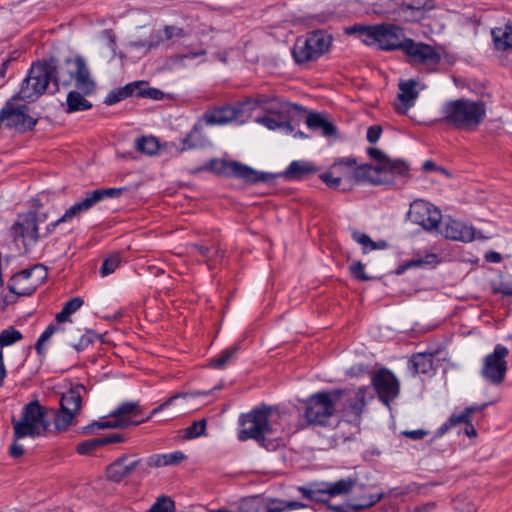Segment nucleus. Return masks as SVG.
Returning <instances> with one entry per match:
<instances>
[{
  "instance_id": "obj_62",
  "label": "nucleus",
  "mask_w": 512,
  "mask_h": 512,
  "mask_svg": "<svg viewBox=\"0 0 512 512\" xmlns=\"http://www.w3.org/2000/svg\"><path fill=\"white\" fill-rule=\"evenodd\" d=\"M352 238L356 242H358L359 244L364 246V253L367 252L366 247H369V248L371 247L372 239L367 234L359 233V232H353Z\"/></svg>"
},
{
  "instance_id": "obj_44",
  "label": "nucleus",
  "mask_w": 512,
  "mask_h": 512,
  "mask_svg": "<svg viewBox=\"0 0 512 512\" xmlns=\"http://www.w3.org/2000/svg\"><path fill=\"white\" fill-rule=\"evenodd\" d=\"M76 414L71 411L63 410L60 407V410L55 413L54 416V424L57 431H65L71 425L73 419Z\"/></svg>"
},
{
  "instance_id": "obj_52",
  "label": "nucleus",
  "mask_w": 512,
  "mask_h": 512,
  "mask_svg": "<svg viewBox=\"0 0 512 512\" xmlns=\"http://www.w3.org/2000/svg\"><path fill=\"white\" fill-rule=\"evenodd\" d=\"M101 447L98 438L88 439L77 445L76 451L81 455L92 454L97 448Z\"/></svg>"
},
{
  "instance_id": "obj_64",
  "label": "nucleus",
  "mask_w": 512,
  "mask_h": 512,
  "mask_svg": "<svg viewBox=\"0 0 512 512\" xmlns=\"http://www.w3.org/2000/svg\"><path fill=\"white\" fill-rule=\"evenodd\" d=\"M493 292L495 294L512 296V285L508 282H500L497 286L493 287Z\"/></svg>"
},
{
  "instance_id": "obj_47",
  "label": "nucleus",
  "mask_w": 512,
  "mask_h": 512,
  "mask_svg": "<svg viewBox=\"0 0 512 512\" xmlns=\"http://www.w3.org/2000/svg\"><path fill=\"white\" fill-rule=\"evenodd\" d=\"M138 151L147 155H153L159 148L158 141L154 137H141L136 140Z\"/></svg>"
},
{
  "instance_id": "obj_2",
  "label": "nucleus",
  "mask_w": 512,
  "mask_h": 512,
  "mask_svg": "<svg viewBox=\"0 0 512 512\" xmlns=\"http://www.w3.org/2000/svg\"><path fill=\"white\" fill-rule=\"evenodd\" d=\"M486 118V104L481 100L460 98L447 101L440 121L456 130L474 131Z\"/></svg>"
},
{
  "instance_id": "obj_30",
  "label": "nucleus",
  "mask_w": 512,
  "mask_h": 512,
  "mask_svg": "<svg viewBox=\"0 0 512 512\" xmlns=\"http://www.w3.org/2000/svg\"><path fill=\"white\" fill-rule=\"evenodd\" d=\"M491 34L498 51L512 53V23L492 29Z\"/></svg>"
},
{
  "instance_id": "obj_41",
  "label": "nucleus",
  "mask_w": 512,
  "mask_h": 512,
  "mask_svg": "<svg viewBox=\"0 0 512 512\" xmlns=\"http://www.w3.org/2000/svg\"><path fill=\"white\" fill-rule=\"evenodd\" d=\"M239 350L238 345L224 349L220 354L210 360L209 366L215 369H223Z\"/></svg>"
},
{
  "instance_id": "obj_32",
  "label": "nucleus",
  "mask_w": 512,
  "mask_h": 512,
  "mask_svg": "<svg viewBox=\"0 0 512 512\" xmlns=\"http://www.w3.org/2000/svg\"><path fill=\"white\" fill-rule=\"evenodd\" d=\"M147 82L145 81H136L125 85L124 87L112 90L106 96L104 103L106 105H113L117 102H120L127 97L135 95L136 90L139 86H146Z\"/></svg>"
},
{
  "instance_id": "obj_28",
  "label": "nucleus",
  "mask_w": 512,
  "mask_h": 512,
  "mask_svg": "<svg viewBox=\"0 0 512 512\" xmlns=\"http://www.w3.org/2000/svg\"><path fill=\"white\" fill-rule=\"evenodd\" d=\"M33 275H36V280H35L36 283L28 291H17L13 286H10L9 290L12 293H15L18 295H30L35 290L37 283L46 277L45 268L42 265H35L31 268L23 269L19 273L15 274L13 276V280L15 282H18L20 280H28Z\"/></svg>"
},
{
  "instance_id": "obj_27",
  "label": "nucleus",
  "mask_w": 512,
  "mask_h": 512,
  "mask_svg": "<svg viewBox=\"0 0 512 512\" xmlns=\"http://www.w3.org/2000/svg\"><path fill=\"white\" fill-rule=\"evenodd\" d=\"M85 392L86 389L81 384L71 387L67 392L62 394L60 407H62L63 410L77 414L81 409L82 395Z\"/></svg>"
},
{
  "instance_id": "obj_16",
  "label": "nucleus",
  "mask_w": 512,
  "mask_h": 512,
  "mask_svg": "<svg viewBox=\"0 0 512 512\" xmlns=\"http://www.w3.org/2000/svg\"><path fill=\"white\" fill-rule=\"evenodd\" d=\"M183 396H185V394H175V395L169 397L162 404H160L159 406L154 408L146 418L136 420V421H128L126 419L116 417L113 420L94 422V423L84 427V433H86V434L91 433V429L94 427H96L98 429H113V428H126L129 425H139L141 423H144V422L150 420L155 414H157L158 412H160V411L164 410L165 408H167L168 406H170L175 399H177L179 397H183Z\"/></svg>"
},
{
  "instance_id": "obj_59",
  "label": "nucleus",
  "mask_w": 512,
  "mask_h": 512,
  "mask_svg": "<svg viewBox=\"0 0 512 512\" xmlns=\"http://www.w3.org/2000/svg\"><path fill=\"white\" fill-rule=\"evenodd\" d=\"M164 35L166 40H170L173 37L182 38L185 36V32L182 28L176 26H165Z\"/></svg>"
},
{
  "instance_id": "obj_36",
  "label": "nucleus",
  "mask_w": 512,
  "mask_h": 512,
  "mask_svg": "<svg viewBox=\"0 0 512 512\" xmlns=\"http://www.w3.org/2000/svg\"><path fill=\"white\" fill-rule=\"evenodd\" d=\"M81 91H70L66 99V112L74 113L78 111H85L92 108V103L86 100Z\"/></svg>"
},
{
  "instance_id": "obj_3",
  "label": "nucleus",
  "mask_w": 512,
  "mask_h": 512,
  "mask_svg": "<svg viewBox=\"0 0 512 512\" xmlns=\"http://www.w3.org/2000/svg\"><path fill=\"white\" fill-rule=\"evenodd\" d=\"M348 35H357L366 45H377L384 51L403 50L407 38L402 28L391 23L355 24L345 28Z\"/></svg>"
},
{
  "instance_id": "obj_15",
  "label": "nucleus",
  "mask_w": 512,
  "mask_h": 512,
  "mask_svg": "<svg viewBox=\"0 0 512 512\" xmlns=\"http://www.w3.org/2000/svg\"><path fill=\"white\" fill-rule=\"evenodd\" d=\"M372 384L378 398L386 406H389L390 402L399 395V381L395 375L386 368H382L374 374Z\"/></svg>"
},
{
  "instance_id": "obj_26",
  "label": "nucleus",
  "mask_w": 512,
  "mask_h": 512,
  "mask_svg": "<svg viewBox=\"0 0 512 512\" xmlns=\"http://www.w3.org/2000/svg\"><path fill=\"white\" fill-rule=\"evenodd\" d=\"M317 168L308 161H292L286 170L282 173L275 174V178L283 177L286 180H300L309 174H313Z\"/></svg>"
},
{
  "instance_id": "obj_8",
  "label": "nucleus",
  "mask_w": 512,
  "mask_h": 512,
  "mask_svg": "<svg viewBox=\"0 0 512 512\" xmlns=\"http://www.w3.org/2000/svg\"><path fill=\"white\" fill-rule=\"evenodd\" d=\"M402 52L406 56L407 63L427 72L434 71L441 61V54L433 46L415 42L411 38L406 40Z\"/></svg>"
},
{
  "instance_id": "obj_48",
  "label": "nucleus",
  "mask_w": 512,
  "mask_h": 512,
  "mask_svg": "<svg viewBox=\"0 0 512 512\" xmlns=\"http://www.w3.org/2000/svg\"><path fill=\"white\" fill-rule=\"evenodd\" d=\"M142 412L137 402H123L117 409L111 414L114 417L124 416L132 414L134 416L140 415Z\"/></svg>"
},
{
  "instance_id": "obj_53",
  "label": "nucleus",
  "mask_w": 512,
  "mask_h": 512,
  "mask_svg": "<svg viewBox=\"0 0 512 512\" xmlns=\"http://www.w3.org/2000/svg\"><path fill=\"white\" fill-rule=\"evenodd\" d=\"M143 86H139L136 90L135 95L138 97H146L154 100H161L164 96V93L156 88H142Z\"/></svg>"
},
{
  "instance_id": "obj_13",
  "label": "nucleus",
  "mask_w": 512,
  "mask_h": 512,
  "mask_svg": "<svg viewBox=\"0 0 512 512\" xmlns=\"http://www.w3.org/2000/svg\"><path fill=\"white\" fill-rule=\"evenodd\" d=\"M143 467L142 459L135 454L125 453L110 463L105 470L106 478L113 483H121Z\"/></svg>"
},
{
  "instance_id": "obj_11",
  "label": "nucleus",
  "mask_w": 512,
  "mask_h": 512,
  "mask_svg": "<svg viewBox=\"0 0 512 512\" xmlns=\"http://www.w3.org/2000/svg\"><path fill=\"white\" fill-rule=\"evenodd\" d=\"M509 350L502 344H497L494 351L483 359L481 376L493 385L501 384L507 373L506 357Z\"/></svg>"
},
{
  "instance_id": "obj_54",
  "label": "nucleus",
  "mask_w": 512,
  "mask_h": 512,
  "mask_svg": "<svg viewBox=\"0 0 512 512\" xmlns=\"http://www.w3.org/2000/svg\"><path fill=\"white\" fill-rule=\"evenodd\" d=\"M163 463L165 466L178 465L186 459V455L181 451H174L172 453L162 454Z\"/></svg>"
},
{
  "instance_id": "obj_31",
  "label": "nucleus",
  "mask_w": 512,
  "mask_h": 512,
  "mask_svg": "<svg viewBox=\"0 0 512 512\" xmlns=\"http://www.w3.org/2000/svg\"><path fill=\"white\" fill-rule=\"evenodd\" d=\"M306 125L309 129L321 131V134L325 137L336 134V126L320 113H309L306 118Z\"/></svg>"
},
{
  "instance_id": "obj_19",
  "label": "nucleus",
  "mask_w": 512,
  "mask_h": 512,
  "mask_svg": "<svg viewBox=\"0 0 512 512\" xmlns=\"http://www.w3.org/2000/svg\"><path fill=\"white\" fill-rule=\"evenodd\" d=\"M441 234L447 239L461 242H471L476 238L474 227L451 218L445 220L443 223Z\"/></svg>"
},
{
  "instance_id": "obj_39",
  "label": "nucleus",
  "mask_w": 512,
  "mask_h": 512,
  "mask_svg": "<svg viewBox=\"0 0 512 512\" xmlns=\"http://www.w3.org/2000/svg\"><path fill=\"white\" fill-rule=\"evenodd\" d=\"M238 512H267V501L259 496L245 498L241 501Z\"/></svg>"
},
{
  "instance_id": "obj_43",
  "label": "nucleus",
  "mask_w": 512,
  "mask_h": 512,
  "mask_svg": "<svg viewBox=\"0 0 512 512\" xmlns=\"http://www.w3.org/2000/svg\"><path fill=\"white\" fill-rule=\"evenodd\" d=\"M23 338L22 333L15 329L13 326L4 329L0 333V348L3 350L4 347L15 344Z\"/></svg>"
},
{
  "instance_id": "obj_18",
  "label": "nucleus",
  "mask_w": 512,
  "mask_h": 512,
  "mask_svg": "<svg viewBox=\"0 0 512 512\" xmlns=\"http://www.w3.org/2000/svg\"><path fill=\"white\" fill-rule=\"evenodd\" d=\"M343 394L339 404L343 406V410L351 413L355 417H360L366 405L367 387H359L358 389H340Z\"/></svg>"
},
{
  "instance_id": "obj_51",
  "label": "nucleus",
  "mask_w": 512,
  "mask_h": 512,
  "mask_svg": "<svg viewBox=\"0 0 512 512\" xmlns=\"http://www.w3.org/2000/svg\"><path fill=\"white\" fill-rule=\"evenodd\" d=\"M121 259L118 254L111 255L106 258L100 268V274L102 277L108 276L113 273L120 265Z\"/></svg>"
},
{
  "instance_id": "obj_12",
  "label": "nucleus",
  "mask_w": 512,
  "mask_h": 512,
  "mask_svg": "<svg viewBox=\"0 0 512 512\" xmlns=\"http://www.w3.org/2000/svg\"><path fill=\"white\" fill-rule=\"evenodd\" d=\"M354 478L340 479L333 483H322L313 488H300L302 495L310 500L328 503L331 497L348 494L356 485Z\"/></svg>"
},
{
  "instance_id": "obj_25",
  "label": "nucleus",
  "mask_w": 512,
  "mask_h": 512,
  "mask_svg": "<svg viewBox=\"0 0 512 512\" xmlns=\"http://www.w3.org/2000/svg\"><path fill=\"white\" fill-rule=\"evenodd\" d=\"M417 82L415 80H408L399 83L400 93L398 99L401 102L396 106L398 113L405 114L407 110L414 105L418 92L415 90Z\"/></svg>"
},
{
  "instance_id": "obj_10",
  "label": "nucleus",
  "mask_w": 512,
  "mask_h": 512,
  "mask_svg": "<svg viewBox=\"0 0 512 512\" xmlns=\"http://www.w3.org/2000/svg\"><path fill=\"white\" fill-rule=\"evenodd\" d=\"M271 408L263 405L259 408H254L248 413H243L239 417V425L242 427L237 434V438L241 442L249 439L263 440L262 432L269 421Z\"/></svg>"
},
{
  "instance_id": "obj_34",
  "label": "nucleus",
  "mask_w": 512,
  "mask_h": 512,
  "mask_svg": "<svg viewBox=\"0 0 512 512\" xmlns=\"http://www.w3.org/2000/svg\"><path fill=\"white\" fill-rule=\"evenodd\" d=\"M381 168L371 164H361L355 167L352 177L357 182H369L372 184H380L379 173Z\"/></svg>"
},
{
  "instance_id": "obj_55",
  "label": "nucleus",
  "mask_w": 512,
  "mask_h": 512,
  "mask_svg": "<svg viewBox=\"0 0 512 512\" xmlns=\"http://www.w3.org/2000/svg\"><path fill=\"white\" fill-rule=\"evenodd\" d=\"M350 271L352 275L360 281L370 280V277L364 272V265L360 261L354 262L350 266Z\"/></svg>"
},
{
  "instance_id": "obj_35",
  "label": "nucleus",
  "mask_w": 512,
  "mask_h": 512,
  "mask_svg": "<svg viewBox=\"0 0 512 512\" xmlns=\"http://www.w3.org/2000/svg\"><path fill=\"white\" fill-rule=\"evenodd\" d=\"M189 249L190 253L199 254L201 257H203L206 263L223 257V252L221 249L213 244L208 246L200 243H194L189 246Z\"/></svg>"
},
{
  "instance_id": "obj_1",
  "label": "nucleus",
  "mask_w": 512,
  "mask_h": 512,
  "mask_svg": "<svg viewBox=\"0 0 512 512\" xmlns=\"http://www.w3.org/2000/svg\"><path fill=\"white\" fill-rule=\"evenodd\" d=\"M75 81V87L90 95L95 90V82L90 77L89 69L80 56L65 59L59 63L55 58L33 63L20 86V97L28 103L38 100L52 84L51 94L59 91V86H69Z\"/></svg>"
},
{
  "instance_id": "obj_61",
  "label": "nucleus",
  "mask_w": 512,
  "mask_h": 512,
  "mask_svg": "<svg viewBox=\"0 0 512 512\" xmlns=\"http://www.w3.org/2000/svg\"><path fill=\"white\" fill-rule=\"evenodd\" d=\"M382 134V127L379 125H372L367 130V140L370 143H376Z\"/></svg>"
},
{
  "instance_id": "obj_22",
  "label": "nucleus",
  "mask_w": 512,
  "mask_h": 512,
  "mask_svg": "<svg viewBox=\"0 0 512 512\" xmlns=\"http://www.w3.org/2000/svg\"><path fill=\"white\" fill-rule=\"evenodd\" d=\"M94 205L95 204L90 193L87 192L84 199L72 205L69 209L65 211L64 215L61 216L59 219L48 224L47 233H51L58 225L69 222L73 218L80 215L81 213L88 211Z\"/></svg>"
},
{
  "instance_id": "obj_24",
  "label": "nucleus",
  "mask_w": 512,
  "mask_h": 512,
  "mask_svg": "<svg viewBox=\"0 0 512 512\" xmlns=\"http://www.w3.org/2000/svg\"><path fill=\"white\" fill-rule=\"evenodd\" d=\"M262 437L263 440L259 439L257 443L268 451H275L286 445L287 439L283 431L273 428L269 421L262 432Z\"/></svg>"
},
{
  "instance_id": "obj_20",
  "label": "nucleus",
  "mask_w": 512,
  "mask_h": 512,
  "mask_svg": "<svg viewBox=\"0 0 512 512\" xmlns=\"http://www.w3.org/2000/svg\"><path fill=\"white\" fill-rule=\"evenodd\" d=\"M383 492H372L365 490L362 494H355L347 505L329 507L335 512L359 511L373 507L383 498Z\"/></svg>"
},
{
  "instance_id": "obj_63",
  "label": "nucleus",
  "mask_w": 512,
  "mask_h": 512,
  "mask_svg": "<svg viewBox=\"0 0 512 512\" xmlns=\"http://www.w3.org/2000/svg\"><path fill=\"white\" fill-rule=\"evenodd\" d=\"M18 440L13 436V442L9 447V455L12 458H19L24 454V448L18 443Z\"/></svg>"
},
{
  "instance_id": "obj_40",
  "label": "nucleus",
  "mask_w": 512,
  "mask_h": 512,
  "mask_svg": "<svg viewBox=\"0 0 512 512\" xmlns=\"http://www.w3.org/2000/svg\"><path fill=\"white\" fill-rule=\"evenodd\" d=\"M84 301L81 297H74L67 301L65 305L63 306L61 312L56 314V321L58 323H63L66 321H69V317L75 313L78 309L81 308Z\"/></svg>"
},
{
  "instance_id": "obj_49",
  "label": "nucleus",
  "mask_w": 512,
  "mask_h": 512,
  "mask_svg": "<svg viewBox=\"0 0 512 512\" xmlns=\"http://www.w3.org/2000/svg\"><path fill=\"white\" fill-rule=\"evenodd\" d=\"M207 421L206 419H201L199 421H194L190 426L185 429V437L187 439H193L205 434Z\"/></svg>"
},
{
  "instance_id": "obj_5",
  "label": "nucleus",
  "mask_w": 512,
  "mask_h": 512,
  "mask_svg": "<svg viewBox=\"0 0 512 512\" xmlns=\"http://www.w3.org/2000/svg\"><path fill=\"white\" fill-rule=\"evenodd\" d=\"M201 171H210L224 177H235L247 184L269 183L276 176L274 173L259 172L238 161L219 160L216 158L194 169L192 173Z\"/></svg>"
},
{
  "instance_id": "obj_56",
  "label": "nucleus",
  "mask_w": 512,
  "mask_h": 512,
  "mask_svg": "<svg viewBox=\"0 0 512 512\" xmlns=\"http://www.w3.org/2000/svg\"><path fill=\"white\" fill-rule=\"evenodd\" d=\"M456 512H476V507L472 502L457 498L454 502Z\"/></svg>"
},
{
  "instance_id": "obj_38",
  "label": "nucleus",
  "mask_w": 512,
  "mask_h": 512,
  "mask_svg": "<svg viewBox=\"0 0 512 512\" xmlns=\"http://www.w3.org/2000/svg\"><path fill=\"white\" fill-rule=\"evenodd\" d=\"M484 406L485 405H483L482 408ZM479 409H481V407L470 406V407H467L460 414H452L448 418V420L438 429L437 434L441 436L444 433H446L449 429H451L452 427H455L458 424H460L461 421H467V419H470L471 414L474 413L475 411L479 410Z\"/></svg>"
},
{
  "instance_id": "obj_50",
  "label": "nucleus",
  "mask_w": 512,
  "mask_h": 512,
  "mask_svg": "<svg viewBox=\"0 0 512 512\" xmlns=\"http://www.w3.org/2000/svg\"><path fill=\"white\" fill-rule=\"evenodd\" d=\"M256 121L258 123L262 124L263 126H265L266 128H268L269 130H276L278 128H285L288 132H292L293 131V127H292V125L290 123L277 121L276 119H274L272 117H269V116L257 118Z\"/></svg>"
},
{
  "instance_id": "obj_21",
  "label": "nucleus",
  "mask_w": 512,
  "mask_h": 512,
  "mask_svg": "<svg viewBox=\"0 0 512 512\" xmlns=\"http://www.w3.org/2000/svg\"><path fill=\"white\" fill-rule=\"evenodd\" d=\"M241 114L242 108L240 106L225 105L206 112L203 119L208 125H223L237 120Z\"/></svg>"
},
{
  "instance_id": "obj_4",
  "label": "nucleus",
  "mask_w": 512,
  "mask_h": 512,
  "mask_svg": "<svg viewBox=\"0 0 512 512\" xmlns=\"http://www.w3.org/2000/svg\"><path fill=\"white\" fill-rule=\"evenodd\" d=\"M342 394L340 389H333L310 395L304 401V418L307 426H330Z\"/></svg>"
},
{
  "instance_id": "obj_57",
  "label": "nucleus",
  "mask_w": 512,
  "mask_h": 512,
  "mask_svg": "<svg viewBox=\"0 0 512 512\" xmlns=\"http://www.w3.org/2000/svg\"><path fill=\"white\" fill-rule=\"evenodd\" d=\"M437 262V257L435 254H428L424 258L413 259L408 263V266H423V265H435Z\"/></svg>"
},
{
  "instance_id": "obj_42",
  "label": "nucleus",
  "mask_w": 512,
  "mask_h": 512,
  "mask_svg": "<svg viewBox=\"0 0 512 512\" xmlns=\"http://www.w3.org/2000/svg\"><path fill=\"white\" fill-rule=\"evenodd\" d=\"M303 507H305V505L297 501L271 499L267 502V512H284L286 510H295Z\"/></svg>"
},
{
  "instance_id": "obj_46",
  "label": "nucleus",
  "mask_w": 512,
  "mask_h": 512,
  "mask_svg": "<svg viewBox=\"0 0 512 512\" xmlns=\"http://www.w3.org/2000/svg\"><path fill=\"white\" fill-rule=\"evenodd\" d=\"M175 502L166 495L159 496L150 507L149 512H175Z\"/></svg>"
},
{
  "instance_id": "obj_23",
  "label": "nucleus",
  "mask_w": 512,
  "mask_h": 512,
  "mask_svg": "<svg viewBox=\"0 0 512 512\" xmlns=\"http://www.w3.org/2000/svg\"><path fill=\"white\" fill-rule=\"evenodd\" d=\"M432 8V0H411L400 6L399 15L405 21H417L422 17L424 11Z\"/></svg>"
},
{
  "instance_id": "obj_58",
  "label": "nucleus",
  "mask_w": 512,
  "mask_h": 512,
  "mask_svg": "<svg viewBox=\"0 0 512 512\" xmlns=\"http://www.w3.org/2000/svg\"><path fill=\"white\" fill-rule=\"evenodd\" d=\"M320 179L332 189H337L340 186L341 178L334 177L332 173H323L320 175Z\"/></svg>"
},
{
  "instance_id": "obj_9",
  "label": "nucleus",
  "mask_w": 512,
  "mask_h": 512,
  "mask_svg": "<svg viewBox=\"0 0 512 512\" xmlns=\"http://www.w3.org/2000/svg\"><path fill=\"white\" fill-rule=\"evenodd\" d=\"M16 100L24 101L20 97V90L0 110V119L5 122L8 128H14L21 132L33 130L38 120L28 114L29 107L27 105H17Z\"/></svg>"
},
{
  "instance_id": "obj_37",
  "label": "nucleus",
  "mask_w": 512,
  "mask_h": 512,
  "mask_svg": "<svg viewBox=\"0 0 512 512\" xmlns=\"http://www.w3.org/2000/svg\"><path fill=\"white\" fill-rule=\"evenodd\" d=\"M367 154L376 160L379 163V168L382 170H389V171H398L399 173H402L404 170H406L405 167L401 166L398 167V165L393 162L391 159H389L381 150L378 148L370 147L367 149Z\"/></svg>"
},
{
  "instance_id": "obj_33",
  "label": "nucleus",
  "mask_w": 512,
  "mask_h": 512,
  "mask_svg": "<svg viewBox=\"0 0 512 512\" xmlns=\"http://www.w3.org/2000/svg\"><path fill=\"white\" fill-rule=\"evenodd\" d=\"M433 357L432 353H416L409 359V368L413 374H428L433 370Z\"/></svg>"
},
{
  "instance_id": "obj_17",
  "label": "nucleus",
  "mask_w": 512,
  "mask_h": 512,
  "mask_svg": "<svg viewBox=\"0 0 512 512\" xmlns=\"http://www.w3.org/2000/svg\"><path fill=\"white\" fill-rule=\"evenodd\" d=\"M11 237L14 241L21 238L25 247L27 246L26 238L30 239L32 243H36L39 239L36 215L33 213L19 215L17 221L11 227Z\"/></svg>"
},
{
  "instance_id": "obj_6",
  "label": "nucleus",
  "mask_w": 512,
  "mask_h": 512,
  "mask_svg": "<svg viewBox=\"0 0 512 512\" xmlns=\"http://www.w3.org/2000/svg\"><path fill=\"white\" fill-rule=\"evenodd\" d=\"M11 424L16 439L42 436L50 426L46 419V410L37 400L27 403L22 409L20 418L12 417Z\"/></svg>"
},
{
  "instance_id": "obj_7",
  "label": "nucleus",
  "mask_w": 512,
  "mask_h": 512,
  "mask_svg": "<svg viewBox=\"0 0 512 512\" xmlns=\"http://www.w3.org/2000/svg\"><path fill=\"white\" fill-rule=\"evenodd\" d=\"M332 36L324 30H315L298 37L292 48V56L297 64L314 61L328 52Z\"/></svg>"
},
{
  "instance_id": "obj_45",
  "label": "nucleus",
  "mask_w": 512,
  "mask_h": 512,
  "mask_svg": "<svg viewBox=\"0 0 512 512\" xmlns=\"http://www.w3.org/2000/svg\"><path fill=\"white\" fill-rule=\"evenodd\" d=\"M126 190V188H105V189H96L93 191H89L94 204H97L104 198H115L122 195V193Z\"/></svg>"
},
{
  "instance_id": "obj_29",
  "label": "nucleus",
  "mask_w": 512,
  "mask_h": 512,
  "mask_svg": "<svg viewBox=\"0 0 512 512\" xmlns=\"http://www.w3.org/2000/svg\"><path fill=\"white\" fill-rule=\"evenodd\" d=\"M203 128V124L200 121L194 124L191 131L182 140V146L180 148L181 152L202 148L207 144L208 139L203 133Z\"/></svg>"
},
{
  "instance_id": "obj_14",
  "label": "nucleus",
  "mask_w": 512,
  "mask_h": 512,
  "mask_svg": "<svg viewBox=\"0 0 512 512\" xmlns=\"http://www.w3.org/2000/svg\"><path fill=\"white\" fill-rule=\"evenodd\" d=\"M408 218L411 222L420 225L425 230L431 231L438 228L442 214L433 204L424 200H415L410 205Z\"/></svg>"
},
{
  "instance_id": "obj_60",
  "label": "nucleus",
  "mask_w": 512,
  "mask_h": 512,
  "mask_svg": "<svg viewBox=\"0 0 512 512\" xmlns=\"http://www.w3.org/2000/svg\"><path fill=\"white\" fill-rule=\"evenodd\" d=\"M100 446L108 445V444H114L119 443L124 440L123 435L119 433H112L103 437H98Z\"/></svg>"
}]
</instances>
